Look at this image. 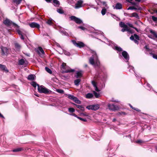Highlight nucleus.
Listing matches in <instances>:
<instances>
[{"label":"nucleus","mask_w":157,"mask_h":157,"mask_svg":"<svg viewBox=\"0 0 157 157\" xmlns=\"http://www.w3.org/2000/svg\"><path fill=\"white\" fill-rule=\"evenodd\" d=\"M94 55L92 56L89 59V62L90 64L94 65L95 67L100 68V63L97 57V54L95 52H94Z\"/></svg>","instance_id":"obj_1"},{"label":"nucleus","mask_w":157,"mask_h":157,"mask_svg":"<svg viewBox=\"0 0 157 157\" xmlns=\"http://www.w3.org/2000/svg\"><path fill=\"white\" fill-rule=\"evenodd\" d=\"M38 90L39 92L40 93H44L46 94H49L51 92V91L42 85L40 86L38 85Z\"/></svg>","instance_id":"obj_2"},{"label":"nucleus","mask_w":157,"mask_h":157,"mask_svg":"<svg viewBox=\"0 0 157 157\" xmlns=\"http://www.w3.org/2000/svg\"><path fill=\"white\" fill-rule=\"evenodd\" d=\"M3 23L5 25L9 26L12 25L15 27H17V28H19V26L15 23L13 22L12 21H10L8 19H6L3 21Z\"/></svg>","instance_id":"obj_3"},{"label":"nucleus","mask_w":157,"mask_h":157,"mask_svg":"<svg viewBox=\"0 0 157 157\" xmlns=\"http://www.w3.org/2000/svg\"><path fill=\"white\" fill-rule=\"evenodd\" d=\"M16 31L18 34L20 36L21 39L22 40H24L25 38L24 36H26V32L24 30L21 31L19 29V28H17L16 29Z\"/></svg>","instance_id":"obj_4"},{"label":"nucleus","mask_w":157,"mask_h":157,"mask_svg":"<svg viewBox=\"0 0 157 157\" xmlns=\"http://www.w3.org/2000/svg\"><path fill=\"white\" fill-rule=\"evenodd\" d=\"M72 42L75 46L80 48H83L85 46V44L82 42L78 41L77 42L75 40H72Z\"/></svg>","instance_id":"obj_5"},{"label":"nucleus","mask_w":157,"mask_h":157,"mask_svg":"<svg viewBox=\"0 0 157 157\" xmlns=\"http://www.w3.org/2000/svg\"><path fill=\"white\" fill-rule=\"evenodd\" d=\"M86 108L88 109L96 110L99 108V105L98 104L89 105L87 106Z\"/></svg>","instance_id":"obj_6"},{"label":"nucleus","mask_w":157,"mask_h":157,"mask_svg":"<svg viewBox=\"0 0 157 157\" xmlns=\"http://www.w3.org/2000/svg\"><path fill=\"white\" fill-rule=\"evenodd\" d=\"M70 18L71 20L74 21L77 24H80L82 23V21L81 19L75 16H71Z\"/></svg>","instance_id":"obj_7"},{"label":"nucleus","mask_w":157,"mask_h":157,"mask_svg":"<svg viewBox=\"0 0 157 157\" xmlns=\"http://www.w3.org/2000/svg\"><path fill=\"white\" fill-rule=\"evenodd\" d=\"M109 109L112 111H115L118 109L119 108L118 106L115 105L113 104H109L108 105Z\"/></svg>","instance_id":"obj_8"},{"label":"nucleus","mask_w":157,"mask_h":157,"mask_svg":"<svg viewBox=\"0 0 157 157\" xmlns=\"http://www.w3.org/2000/svg\"><path fill=\"white\" fill-rule=\"evenodd\" d=\"M2 55L3 56H7L8 53V50L6 47L2 46L1 48Z\"/></svg>","instance_id":"obj_9"},{"label":"nucleus","mask_w":157,"mask_h":157,"mask_svg":"<svg viewBox=\"0 0 157 157\" xmlns=\"http://www.w3.org/2000/svg\"><path fill=\"white\" fill-rule=\"evenodd\" d=\"M83 2V1L82 0L78 1L75 4V8L76 9H78L83 7V6L82 5V4Z\"/></svg>","instance_id":"obj_10"},{"label":"nucleus","mask_w":157,"mask_h":157,"mask_svg":"<svg viewBox=\"0 0 157 157\" xmlns=\"http://www.w3.org/2000/svg\"><path fill=\"white\" fill-rule=\"evenodd\" d=\"M29 25L32 28H36L38 29H39L40 27L39 24L35 22H33L29 23Z\"/></svg>","instance_id":"obj_11"},{"label":"nucleus","mask_w":157,"mask_h":157,"mask_svg":"<svg viewBox=\"0 0 157 157\" xmlns=\"http://www.w3.org/2000/svg\"><path fill=\"white\" fill-rule=\"evenodd\" d=\"M122 55L126 60L128 61L129 59V57L128 53L126 51H124L122 52Z\"/></svg>","instance_id":"obj_12"},{"label":"nucleus","mask_w":157,"mask_h":157,"mask_svg":"<svg viewBox=\"0 0 157 157\" xmlns=\"http://www.w3.org/2000/svg\"><path fill=\"white\" fill-rule=\"evenodd\" d=\"M104 74L103 72H100L99 71L98 72V75L96 76L95 77L97 79H102V78H104Z\"/></svg>","instance_id":"obj_13"},{"label":"nucleus","mask_w":157,"mask_h":157,"mask_svg":"<svg viewBox=\"0 0 157 157\" xmlns=\"http://www.w3.org/2000/svg\"><path fill=\"white\" fill-rule=\"evenodd\" d=\"M0 69L1 70L5 71L6 73L9 72V71L5 65L0 64Z\"/></svg>","instance_id":"obj_14"},{"label":"nucleus","mask_w":157,"mask_h":157,"mask_svg":"<svg viewBox=\"0 0 157 157\" xmlns=\"http://www.w3.org/2000/svg\"><path fill=\"white\" fill-rule=\"evenodd\" d=\"M122 8V4L120 3H117L116 4L115 7L114 8L116 10L121 9Z\"/></svg>","instance_id":"obj_15"},{"label":"nucleus","mask_w":157,"mask_h":157,"mask_svg":"<svg viewBox=\"0 0 157 157\" xmlns=\"http://www.w3.org/2000/svg\"><path fill=\"white\" fill-rule=\"evenodd\" d=\"M82 76V71H77L76 73V75L75 76L76 78H81Z\"/></svg>","instance_id":"obj_16"},{"label":"nucleus","mask_w":157,"mask_h":157,"mask_svg":"<svg viewBox=\"0 0 157 157\" xmlns=\"http://www.w3.org/2000/svg\"><path fill=\"white\" fill-rule=\"evenodd\" d=\"M128 2L130 3L132 5H134V6L136 7L137 8L138 7H140L139 4L137 2H135L132 1H129V2Z\"/></svg>","instance_id":"obj_17"},{"label":"nucleus","mask_w":157,"mask_h":157,"mask_svg":"<svg viewBox=\"0 0 157 157\" xmlns=\"http://www.w3.org/2000/svg\"><path fill=\"white\" fill-rule=\"evenodd\" d=\"M128 10H142V8L141 7H138L137 8L136 7L134 6H130L129 7L128 9Z\"/></svg>","instance_id":"obj_18"},{"label":"nucleus","mask_w":157,"mask_h":157,"mask_svg":"<svg viewBox=\"0 0 157 157\" xmlns=\"http://www.w3.org/2000/svg\"><path fill=\"white\" fill-rule=\"evenodd\" d=\"M36 76L34 75L31 74L28 75L27 79L29 80L33 81L34 80Z\"/></svg>","instance_id":"obj_19"},{"label":"nucleus","mask_w":157,"mask_h":157,"mask_svg":"<svg viewBox=\"0 0 157 157\" xmlns=\"http://www.w3.org/2000/svg\"><path fill=\"white\" fill-rule=\"evenodd\" d=\"M74 105H75L76 107L80 109L81 110L83 111H84V108L82 105H77L75 103H72Z\"/></svg>","instance_id":"obj_20"},{"label":"nucleus","mask_w":157,"mask_h":157,"mask_svg":"<svg viewBox=\"0 0 157 157\" xmlns=\"http://www.w3.org/2000/svg\"><path fill=\"white\" fill-rule=\"evenodd\" d=\"M53 20L52 18H49V19L46 22V23L48 25H52L53 24Z\"/></svg>","instance_id":"obj_21"},{"label":"nucleus","mask_w":157,"mask_h":157,"mask_svg":"<svg viewBox=\"0 0 157 157\" xmlns=\"http://www.w3.org/2000/svg\"><path fill=\"white\" fill-rule=\"evenodd\" d=\"M24 150V148L22 147H19L16 148L13 150V151L14 152L21 151Z\"/></svg>","instance_id":"obj_22"},{"label":"nucleus","mask_w":157,"mask_h":157,"mask_svg":"<svg viewBox=\"0 0 157 157\" xmlns=\"http://www.w3.org/2000/svg\"><path fill=\"white\" fill-rule=\"evenodd\" d=\"M75 71V70L74 69H72L71 68L67 70H66L63 71L62 72L63 73H70V72H74Z\"/></svg>","instance_id":"obj_23"},{"label":"nucleus","mask_w":157,"mask_h":157,"mask_svg":"<svg viewBox=\"0 0 157 157\" xmlns=\"http://www.w3.org/2000/svg\"><path fill=\"white\" fill-rule=\"evenodd\" d=\"M119 25L121 28H128L127 25L125 24V23L122 22H121L119 23Z\"/></svg>","instance_id":"obj_24"},{"label":"nucleus","mask_w":157,"mask_h":157,"mask_svg":"<svg viewBox=\"0 0 157 157\" xmlns=\"http://www.w3.org/2000/svg\"><path fill=\"white\" fill-rule=\"evenodd\" d=\"M150 33L152 34L153 35V37H155L157 38V33H156L155 31H153L152 30H150Z\"/></svg>","instance_id":"obj_25"},{"label":"nucleus","mask_w":157,"mask_h":157,"mask_svg":"<svg viewBox=\"0 0 157 157\" xmlns=\"http://www.w3.org/2000/svg\"><path fill=\"white\" fill-rule=\"evenodd\" d=\"M81 81V79H77L74 80V83L77 86H78L79 85V83Z\"/></svg>","instance_id":"obj_26"},{"label":"nucleus","mask_w":157,"mask_h":157,"mask_svg":"<svg viewBox=\"0 0 157 157\" xmlns=\"http://www.w3.org/2000/svg\"><path fill=\"white\" fill-rule=\"evenodd\" d=\"M114 49L119 52L123 51L121 47L117 46H114Z\"/></svg>","instance_id":"obj_27"},{"label":"nucleus","mask_w":157,"mask_h":157,"mask_svg":"<svg viewBox=\"0 0 157 157\" xmlns=\"http://www.w3.org/2000/svg\"><path fill=\"white\" fill-rule=\"evenodd\" d=\"M25 63L24 59H21L18 61V64L19 65H23Z\"/></svg>","instance_id":"obj_28"},{"label":"nucleus","mask_w":157,"mask_h":157,"mask_svg":"<svg viewBox=\"0 0 157 157\" xmlns=\"http://www.w3.org/2000/svg\"><path fill=\"white\" fill-rule=\"evenodd\" d=\"M93 97V95L92 93H89L86 95V97L87 98H91Z\"/></svg>","instance_id":"obj_29"},{"label":"nucleus","mask_w":157,"mask_h":157,"mask_svg":"<svg viewBox=\"0 0 157 157\" xmlns=\"http://www.w3.org/2000/svg\"><path fill=\"white\" fill-rule=\"evenodd\" d=\"M73 101L75 103L77 104H81V101L79 100L76 97H75Z\"/></svg>","instance_id":"obj_30"},{"label":"nucleus","mask_w":157,"mask_h":157,"mask_svg":"<svg viewBox=\"0 0 157 157\" xmlns=\"http://www.w3.org/2000/svg\"><path fill=\"white\" fill-rule=\"evenodd\" d=\"M30 84L31 85H32L33 87L35 88L36 87V86L38 85H39V84H37L35 82L33 81L31 82L30 83Z\"/></svg>","instance_id":"obj_31"},{"label":"nucleus","mask_w":157,"mask_h":157,"mask_svg":"<svg viewBox=\"0 0 157 157\" xmlns=\"http://www.w3.org/2000/svg\"><path fill=\"white\" fill-rule=\"evenodd\" d=\"M106 9L105 7L103 8L101 11V13L103 15H105L106 12Z\"/></svg>","instance_id":"obj_32"},{"label":"nucleus","mask_w":157,"mask_h":157,"mask_svg":"<svg viewBox=\"0 0 157 157\" xmlns=\"http://www.w3.org/2000/svg\"><path fill=\"white\" fill-rule=\"evenodd\" d=\"M15 48L17 49H20L21 48L20 45L18 43H15L14 44Z\"/></svg>","instance_id":"obj_33"},{"label":"nucleus","mask_w":157,"mask_h":157,"mask_svg":"<svg viewBox=\"0 0 157 157\" xmlns=\"http://www.w3.org/2000/svg\"><path fill=\"white\" fill-rule=\"evenodd\" d=\"M45 69L46 71H47L48 73L49 74H51L52 73V71L50 69L48 68L47 67H45Z\"/></svg>","instance_id":"obj_34"},{"label":"nucleus","mask_w":157,"mask_h":157,"mask_svg":"<svg viewBox=\"0 0 157 157\" xmlns=\"http://www.w3.org/2000/svg\"><path fill=\"white\" fill-rule=\"evenodd\" d=\"M151 17L152 20L155 23H157V17L154 16H151Z\"/></svg>","instance_id":"obj_35"},{"label":"nucleus","mask_w":157,"mask_h":157,"mask_svg":"<svg viewBox=\"0 0 157 157\" xmlns=\"http://www.w3.org/2000/svg\"><path fill=\"white\" fill-rule=\"evenodd\" d=\"M57 11L60 14H63L64 12L63 10L61 9H58L57 10Z\"/></svg>","instance_id":"obj_36"},{"label":"nucleus","mask_w":157,"mask_h":157,"mask_svg":"<svg viewBox=\"0 0 157 157\" xmlns=\"http://www.w3.org/2000/svg\"><path fill=\"white\" fill-rule=\"evenodd\" d=\"M132 16L133 17H135L137 18H139V17L138 15V14L135 12L133 13H132Z\"/></svg>","instance_id":"obj_37"},{"label":"nucleus","mask_w":157,"mask_h":157,"mask_svg":"<svg viewBox=\"0 0 157 157\" xmlns=\"http://www.w3.org/2000/svg\"><path fill=\"white\" fill-rule=\"evenodd\" d=\"M53 2L57 6H59L60 4L59 1L57 0H53Z\"/></svg>","instance_id":"obj_38"},{"label":"nucleus","mask_w":157,"mask_h":157,"mask_svg":"<svg viewBox=\"0 0 157 157\" xmlns=\"http://www.w3.org/2000/svg\"><path fill=\"white\" fill-rule=\"evenodd\" d=\"M75 97L73 95H72L71 94L68 95V98L74 100Z\"/></svg>","instance_id":"obj_39"},{"label":"nucleus","mask_w":157,"mask_h":157,"mask_svg":"<svg viewBox=\"0 0 157 157\" xmlns=\"http://www.w3.org/2000/svg\"><path fill=\"white\" fill-rule=\"evenodd\" d=\"M93 93L96 98H98L99 96V94L97 93L95 91H93Z\"/></svg>","instance_id":"obj_40"},{"label":"nucleus","mask_w":157,"mask_h":157,"mask_svg":"<svg viewBox=\"0 0 157 157\" xmlns=\"http://www.w3.org/2000/svg\"><path fill=\"white\" fill-rule=\"evenodd\" d=\"M56 91L58 93L61 94H63L64 93V90L61 89H57Z\"/></svg>","instance_id":"obj_41"},{"label":"nucleus","mask_w":157,"mask_h":157,"mask_svg":"<svg viewBox=\"0 0 157 157\" xmlns=\"http://www.w3.org/2000/svg\"><path fill=\"white\" fill-rule=\"evenodd\" d=\"M22 0H14V2H16V4L18 5L21 3Z\"/></svg>","instance_id":"obj_42"},{"label":"nucleus","mask_w":157,"mask_h":157,"mask_svg":"<svg viewBox=\"0 0 157 157\" xmlns=\"http://www.w3.org/2000/svg\"><path fill=\"white\" fill-rule=\"evenodd\" d=\"M68 111L70 112L73 113L75 112V109L73 108H70L68 109Z\"/></svg>","instance_id":"obj_43"},{"label":"nucleus","mask_w":157,"mask_h":157,"mask_svg":"<svg viewBox=\"0 0 157 157\" xmlns=\"http://www.w3.org/2000/svg\"><path fill=\"white\" fill-rule=\"evenodd\" d=\"M38 48L39 50L41 52L42 54H44V52L43 50V49H42V48L41 47H39Z\"/></svg>","instance_id":"obj_44"},{"label":"nucleus","mask_w":157,"mask_h":157,"mask_svg":"<svg viewBox=\"0 0 157 157\" xmlns=\"http://www.w3.org/2000/svg\"><path fill=\"white\" fill-rule=\"evenodd\" d=\"M134 36L136 40H140V37L138 35H137L136 34H134Z\"/></svg>","instance_id":"obj_45"},{"label":"nucleus","mask_w":157,"mask_h":157,"mask_svg":"<svg viewBox=\"0 0 157 157\" xmlns=\"http://www.w3.org/2000/svg\"><path fill=\"white\" fill-rule=\"evenodd\" d=\"M78 29H81L82 30H87V29L86 28L82 26H79L78 27Z\"/></svg>","instance_id":"obj_46"},{"label":"nucleus","mask_w":157,"mask_h":157,"mask_svg":"<svg viewBox=\"0 0 157 157\" xmlns=\"http://www.w3.org/2000/svg\"><path fill=\"white\" fill-rule=\"evenodd\" d=\"M78 118L80 120L84 122H86L87 121V120L86 119H83L80 117H78Z\"/></svg>","instance_id":"obj_47"},{"label":"nucleus","mask_w":157,"mask_h":157,"mask_svg":"<svg viewBox=\"0 0 157 157\" xmlns=\"http://www.w3.org/2000/svg\"><path fill=\"white\" fill-rule=\"evenodd\" d=\"M144 48L147 51H150V49L148 47V45H146L144 47Z\"/></svg>","instance_id":"obj_48"},{"label":"nucleus","mask_w":157,"mask_h":157,"mask_svg":"<svg viewBox=\"0 0 157 157\" xmlns=\"http://www.w3.org/2000/svg\"><path fill=\"white\" fill-rule=\"evenodd\" d=\"M144 142V141L141 140H138L136 141V143L137 144H141L142 143Z\"/></svg>","instance_id":"obj_49"},{"label":"nucleus","mask_w":157,"mask_h":157,"mask_svg":"<svg viewBox=\"0 0 157 157\" xmlns=\"http://www.w3.org/2000/svg\"><path fill=\"white\" fill-rule=\"evenodd\" d=\"M92 83L94 87L97 86L96 83L94 81H92Z\"/></svg>","instance_id":"obj_50"},{"label":"nucleus","mask_w":157,"mask_h":157,"mask_svg":"<svg viewBox=\"0 0 157 157\" xmlns=\"http://www.w3.org/2000/svg\"><path fill=\"white\" fill-rule=\"evenodd\" d=\"M119 113L121 115H126V113L124 112H119Z\"/></svg>","instance_id":"obj_51"},{"label":"nucleus","mask_w":157,"mask_h":157,"mask_svg":"<svg viewBox=\"0 0 157 157\" xmlns=\"http://www.w3.org/2000/svg\"><path fill=\"white\" fill-rule=\"evenodd\" d=\"M101 3H102L103 5L105 6V7H106L107 6V5L106 3V2H101Z\"/></svg>","instance_id":"obj_52"},{"label":"nucleus","mask_w":157,"mask_h":157,"mask_svg":"<svg viewBox=\"0 0 157 157\" xmlns=\"http://www.w3.org/2000/svg\"><path fill=\"white\" fill-rule=\"evenodd\" d=\"M127 24L128 25L129 27H131L133 28H134V27L133 25L132 24L128 23H127Z\"/></svg>","instance_id":"obj_53"},{"label":"nucleus","mask_w":157,"mask_h":157,"mask_svg":"<svg viewBox=\"0 0 157 157\" xmlns=\"http://www.w3.org/2000/svg\"><path fill=\"white\" fill-rule=\"evenodd\" d=\"M127 28H123L121 29V31L123 32H124L125 31H127Z\"/></svg>","instance_id":"obj_54"},{"label":"nucleus","mask_w":157,"mask_h":157,"mask_svg":"<svg viewBox=\"0 0 157 157\" xmlns=\"http://www.w3.org/2000/svg\"><path fill=\"white\" fill-rule=\"evenodd\" d=\"M130 39L132 40H135L134 36L132 35L130 37Z\"/></svg>","instance_id":"obj_55"},{"label":"nucleus","mask_w":157,"mask_h":157,"mask_svg":"<svg viewBox=\"0 0 157 157\" xmlns=\"http://www.w3.org/2000/svg\"><path fill=\"white\" fill-rule=\"evenodd\" d=\"M134 110H136V111H138V112H140V109H138L137 108H134Z\"/></svg>","instance_id":"obj_56"},{"label":"nucleus","mask_w":157,"mask_h":157,"mask_svg":"<svg viewBox=\"0 0 157 157\" xmlns=\"http://www.w3.org/2000/svg\"><path fill=\"white\" fill-rule=\"evenodd\" d=\"M134 110H136V111H138V112H140V109H138L137 108H134Z\"/></svg>","instance_id":"obj_57"},{"label":"nucleus","mask_w":157,"mask_h":157,"mask_svg":"<svg viewBox=\"0 0 157 157\" xmlns=\"http://www.w3.org/2000/svg\"><path fill=\"white\" fill-rule=\"evenodd\" d=\"M95 87V90L97 91V92H99V90L98 89V87H97V86L94 87Z\"/></svg>","instance_id":"obj_58"},{"label":"nucleus","mask_w":157,"mask_h":157,"mask_svg":"<svg viewBox=\"0 0 157 157\" xmlns=\"http://www.w3.org/2000/svg\"><path fill=\"white\" fill-rule=\"evenodd\" d=\"M81 114H82L84 116H88V114L86 113H82Z\"/></svg>","instance_id":"obj_59"},{"label":"nucleus","mask_w":157,"mask_h":157,"mask_svg":"<svg viewBox=\"0 0 157 157\" xmlns=\"http://www.w3.org/2000/svg\"><path fill=\"white\" fill-rule=\"evenodd\" d=\"M134 42L136 44H138L139 43V42L137 40H136V39L134 40H133Z\"/></svg>","instance_id":"obj_60"},{"label":"nucleus","mask_w":157,"mask_h":157,"mask_svg":"<svg viewBox=\"0 0 157 157\" xmlns=\"http://www.w3.org/2000/svg\"><path fill=\"white\" fill-rule=\"evenodd\" d=\"M127 31L129 32L130 33H132V31L131 30H130V29H129L128 27V28L127 29Z\"/></svg>","instance_id":"obj_61"},{"label":"nucleus","mask_w":157,"mask_h":157,"mask_svg":"<svg viewBox=\"0 0 157 157\" xmlns=\"http://www.w3.org/2000/svg\"><path fill=\"white\" fill-rule=\"evenodd\" d=\"M72 115L77 118H78V117H78L77 115H76L74 113H73L72 114Z\"/></svg>","instance_id":"obj_62"},{"label":"nucleus","mask_w":157,"mask_h":157,"mask_svg":"<svg viewBox=\"0 0 157 157\" xmlns=\"http://www.w3.org/2000/svg\"><path fill=\"white\" fill-rule=\"evenodd\" d=\"M65 65H66V63H63L62 65V66L63 67H64Z\"/></svg>","instance_id":"obj_63"},{"label":"nucleus","mask_w":157,"mask_h":157,"mask_svg":"<svg viewBox=\"0 0 157 157\" xmlns=\"http://www.w3.org/2000/svg\"><path fill=\"white\" fill-rule=\"evenodd\" d=\"M63 77H64V78H68V77L67 76H65V75H63Z\"/></svg>","instance_id":"obj_64"}]
</instances>
